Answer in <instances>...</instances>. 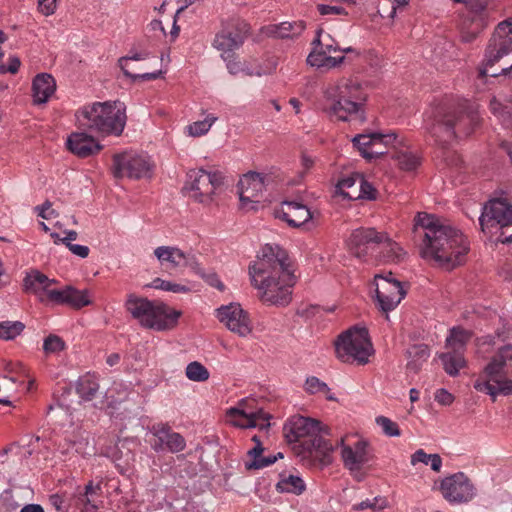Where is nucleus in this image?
Listing matches in <instances>:
<instances>
[{"instance_id": "b1692460", "label": "nucleus", "mask_w": 512, "mask_h": 512, "mask_svg": "<svg viewBox=\"0 0 512 512\" xmlns=\"http://www.w3.org/2000/svg\"><path fill=\"white\" fill-rule=\"evenodd\" d=\"M342 449L341 456L344 466L356 476L361 468L369 462L370 456L367 451V443L365 441H357L353 447L344 445L341 439Z\"/></svg>"}, {"instance_id": "cd10ccee", "label": "nucleus", "mask_w": 512, "mask_h": 512, "mask_svg": "<svg viewBox=\"0 0 512 512\" xmlns=\"http://www.w3.org/2000/svg\"><path fill=\"white\" fill-rule=\"evenodd\" d=\"M68 149L81 158L97 154L102 146L96 139L85 132H74L67 139Z\"/></svg>"}, {"instance_id": "f704fd0d", "label": "nucleus", "mask_w": 512, "mask_h": 512, "mask_svg": "<svg viewBox=\"0 0 512 512\" xmlns=\"http://www.w3.org/2000/svg\"><path fill=\"white\" fill-rule=\"evenodd\" d=\"M276 489L280 493H291L294 495H301L306 485L303 479L297 475H281V479L276 484Z\"/></svg>"}, {"instance_id": "6e6d98bb", "label": "nucleus", "mask_w": 512, "mask_h": 512, "mask_svg": "<svg viewBox=\"0 0 512 512\" xmlns=\"http://www.w3.org/2000/svg\"><path fill=\"white\" fill-rule=\"evenodd\" d=\"M65 347L64 341L57 335H49L45 338L43 343V350L45 353H58Z\"/></svg>"}, {"instance_id": "7c9ffc66", "label": "nucleus", "mask_w": 512, "mask_h": 512, "mask_svg": "<svg viewBox=\"0 0 512 512\" xmlns=\"http://www.w3.org/2000/svg\"><path fill=\"white\" fill-rule=\"evenodd\" d=\"M52 283L53 280L49 279L45 274L38 270H32L23 279V288L25 292L38 295L39 299L44 301L43 293L46 294L48 299V291L51 290L50 286Z\"/></svg>"}, {"instance_id": "f257e3e1", "label": "nucleus", "mask_w": 512, "mask_h": 512, "mask_svg": "<svg viewBox=\"0 0 512 512\" xmlns=\"http://www.w3.org/2000/svg\"><path fill=\"white\" fill-rule=\"evenodd\" d=\"M249 275L263 302L276 306L291 302L296 276L288 253L279 245L266 244L249 266Z\"/></svg>"}, {"instance_id": "4468645a", "label": "nucleus", "mask_w": 512, "mask_h": 512, "mask_svg": "<svg viewBox=\"0 0 512 512\" xmlns=\"http://www.w3.org/2000/svg\"><path fill=\"white\" fill-rule=\"evenodd\" d=\"M152 170L153 164L146 155L122 153L113 157V175L115 178L140 179L151 177Z\"/></svg>"}, {"instance_id": "0eeeda50", "label": "nucleus", "mask_w": 512, "mask_h": 512, "mask_svg": "<svg viewBox=\"0 0 512 512\" xmlns=\"http://www.w3.org/2000/svg\"><path fill=\"white\" fill-rule=\"evenodd\" d=\"M124 307L141 327L158 331L172 328L180 316V312L169 309L163 302L151 301L134 293L127 295Z\"/></svg>"}, {"instance_id": "9d476101", "label": "nucleus", "mask_w": 512, "mask_h": 512, "mask_svg": "<svg viewBox=\"0 0 512 512\" xmlns=\"http://www.w3.org/2000/svg\"><path fill=\"white\" fill-rule=\"evenodd\" d=\"M188 180L185 188L191 197L202 204H209L213 195L223 185V176L220 172H207L206 170H191L187 174Z\"/></svg>"}, {"instance_id": "8fccbe9b", "label": "nucleus", "mask_w": 512, "mask_h": 512, "mask_svg": "<svg viewBox=\"0 0 512 512\" xmlns=\"http://www.w3.org/2000/svg\"><path fill=\"white\" fill-rule=\"evenodd\" d=\"M17 381L18 379L14 376L5 375L2 377V382H0V404L7 406L12 404L9 398Z\"/></svg>"}, {"instance_id": "864d4df0", "label": "nucleus", "mask_w": 512, "mask_h": 512, "mask_svg": "<svg viewBox=\"0 0 512 512\" xmlns=\"http://www.w3.org/2000/svg\"><path fill=\"white\" fill-rule=\"evenodd\" d=\"M151 286L155 289H161L173 293H187L190 291V289L185 285L166 281L161 278L154 279Z\"/></svg>"}, {"instance_id": "39448f33", "label": "nucleus", "mask_w": 512, "mask_h": 512, "mask_svg": "<svg viewBox=\"0 0 512 512\" xmlns=\"http://www.w3.org/2000/svg\"><path fill=\"white\" fill-rule=\"evenodd\" d=\"M76 117L86 130L120 136L126 126V106L121 101L95 102L78 110Z\"/></svg>"}, {"instance_id": "bb28decb", "label": "nucleus", "mask_w": 512, "mask_h": 512, "mask_svg": "<svg viewBox=\"0 0 512 512\" xmlns=\"http://www.w3.org/2000/svg\"><path fill=\"white\" fill-rule=\"evenodd\" d=\"M276 217L284 220L291 227H300L311 219L310 210L299 202L285 201L276 211Z\"/></svg>"}, {"instance_id": "5701e85b", "label": "nucleus", "mask_w": 512, "mask_h": 512, "mask_svg": "<svg viewBox=\"0 0 512 512\" xmlns=\"http://www.w3.org/2000/svg\"><path fill=\"white\" fill-rule=\"evenodd\" d=\"M339 101L327 102L325 111L341 121H349L352 118L361 122L365 120L363 106L365 101H354V99H338Z\"/></svg>"}, {"instance_id": "de8ad7c7", "label": "nucleus", "mask_w": 512, "mask_h": 512, "mask_svg": "<svg viewBox=\"0 0 512 512\" xmlns=\"http://www.w3.org/2000/svg\"><path fill=\"white\" fill-rule=\"evenodd\" d=\"M470 20H471V24L467 25L466 21H464L462 29H461V40H462V42H465V43L472 42L477 37V35L479 34V32L483 29V27L485 25L484 23H482V19L475 20L473 18Z\"/></svg>"}, {"instance_id": "c03bdc74", "label": "nucleus", "mask_w": 512, "mask_h": 512, "mask_svg": "<svg viewBox=\"0 0 512 512\" xmlns=\"http://www.w3.org/2000/svg\"><path fill=\"white\" fill-rule=\"evenodd\" d=\"M186 377L194 382H204L209 379L208 369L198 361L189 363L185 371Z\"/></svg>"}, {"instance_id": "052dcab7", "label": "nucleus", "mask_w": 512, "mask_h": 512, "mask_svg": "<svg viewBox=\"0 0 512 512\" xmlns=\"http://www.w3.org/2000/svg\"><path fill=\"white\" fill-rule=\"evenodd\" d=\"M146 57H147V54L135 53L132 56L121 57L119 59L118 63H119V66H120L122 72L124 73V75L127 77H132L133 74L129 71V68H128L129 61L130 60H143Z\"/></svg>"}, {"instance_id": "a878e982", "label": "nucleus", "mask_w": 512, "mask_h": 512, "mask_svg": "<svg viewBox=\"0 0 512 512\" xmlns=\"http://www.w3.org/2000/svg\"><path fill=\"white\" fill-rule=\"evenodd\" d=\"M48 300L55 304H66L75 309L91 304L87 290L80 291L71 286L64 289L49 290Z\"/></svg>"}, {"instance_id": "a211bd4d", "label": "nucleus", "mask_w": 512, "mask_h": 512, "mask_svg": "<svg viewBox=\"0 0 512 512\" xmlns=\"http://www.w3.org/2000/svg\"><path fill=\"white\" fill-rule=\"evenodd\" d=\"M375 285L379 307L385 313L393 310L406 295L401 283L387 276L376 275Z\"/></svg>"}, {"instance_id": "f3484780", "label": "nucleus", "mask_w": 512, "mask_h": 512, "mask_svg": "<svg viewBox=\"0 0 512 512\" xmlns=\"http://www.w3.org/2000/svg\"><path fill=\"white\" fill-rule=\"evenodd\" d=\"M485 221H494L500 226L498 241L503 244L512 243V206L505 201L496 199L489 202L479 218L483 226Z\"/></svg>"}, {"instance_id": "79ce46f5", "label": "nucleus", "mask_w": 512, "mask_h": 512, "mask_svg": "<svg viewBox=\"0 0 512 512\" xmlns=\"http://www.w3.org/2000/svg\"><path fill=\"white\" fill-rule=\"evenodd\" d=\"M25 329V324L21 321H2L0 322V340H14Z\"/></svg>"}, {"instance_id": "a18cd8bd", "label": "nucleus", "mask_w": 512, "mask_h": 512, "mask_svg": "<svg viewBox=\"0 0 512 512\" xmlns=\"http://www.w3.org/2000/svg\"><path fill=\"white\" fill-rule=\"evenodd\" d=\"M400 169L405 171H413L415 170L419 164L420 159L418 156L413 154L410 151H399L394 155Z\"/></svg>"}, {"instance_id": "3c124183", "label": "nucleus", "mask_w": 512, "mask_h": 512, "mask_svg": "<svg viewBox=\"0 0 512 512\" xmlns=\"http://www.w3.org/2000/svg\"><path fill=\"white\" fill-rule=\"evenodd\" d=\"M490 0H468L466 5L469 9L468 19L480 20L484 23V14Z\"/></svg>"}, {"instance_id": "ddd939ff", "label": "nucleus", "mask_w": 512, "mask_h": 512, "mask_svg": "<svg viewBox=\"0 0 512 512\" xmlns=\"http://www.w3.org/2000/svg\"><path fill=\"white\" fill-rule=\"evenodd\" d=\"M313 49L307 57V63L315 68H335L345 61V56H331V53L340 50L335 41L326 34L323 37V30L319 29L316 38L312 42Z\"/></svg>"}, {"instance_id": "680f3d73", "label": "nucleus", "mask_w": 512, "mask_h": 512, "mask_svg": "<svg viewBox=\"0 0 512 512\" xmlns=\"http://www.w3.org/2000/svg\"><path fill=\"white\" fill-rule=\"evenodd\" d=\"M56 7L57 0H38V9L45 16L54 14Z\"/></svg>"}, {"instance_id": "dca6fc26", "label": "nucleus", "mask_w": 512, "mask_h": 512, "mask_svg": "<svg viewBox=\"0 0 512 512\" xmlns=\"http://www.w3.org/2000/svg\"><path fill=\"white\" fill-rule=\"evenodd\" d=\"M439 489L443 498L450 504H465L476 496L474 484L463 472H457L442 479Z\"/></svg>"}, {"instance_id": "f03ea898", "label": "nucleus", "mask_w": 512, "mask_h": 512, "mask_svg": "<svg viewBox=\"0 0 512 512\" xmlns=\"http://www.w3.org/2000/svg\"><path fill=\"white\" fill-rule=\"evenodd\" d=\"M413 232L421 238L420 255L439 267L451 270L464 261L469 248L461 231L434 215L418 213Z\"/></svg>"}, {"instance_id": "393cba45", "label": "nucleus", "mask_w": 512, "mask_h": 512, "mask_svg": "<svg viewBox=\"0 0 512 512\" xmlns=\"http://www.w3.org/2000/svg\"><path fill=\"white\" fill-rule=\"evenodd\" d=\"M154 255L167 270H179L191 266L194 258L177 247L160 246L154 250Z\"/></svg>"}, {"instance_id": "f8f14e48", "label": "nucleus", "mask_w": 512, "mask_h": 512, "mask_svg": "<svg viewBox=\"0 0 512 512\" xmlns=\"http://www.w3.org/2000/svg\"><path fill=\"white\" fill-rule=\"evenodd\" d=\"M254 400L242 399L236 407L227 410V417L232 425L247 429L267 430L270 427V415L262 408L253 409Z\"/></svg>"}, {"instance_id": "4be33fe9", "label": "nucleus", "mask_w": 512, "mask_h": 512, "mask_svg": "<svg viewBox=\"0 0 512 512\" xmlns=\"http://www.w3.org/2000/svg\"><path fill=\"white\" fill-rule=\"evenodd\" d=\"M266 176L257 172H248L238 182V194L242 204L258 203L266 186Z\"/></svg>"}, {"instance_id": "6e6552de", "label": "nucleus", "mask_w": 512, "mask_h": 512, "mask_svg": "<svg viewBox=\"0 0 512 512\" xmlns=\"http://www.w3.org/2000/svg\"><path fill=\"white\" fill-rule=\"evenodd\" d=\"M480 75L497 77L512 69V23L504 21L497 25L489 40Z\"/></svg>"}, {"instance_id": "5fc2aeb1", "label": "nucleus", "mask_w": 512, "mask_h": 512, "mask_svg": "<svg viewBox=\"0 0 512 512\" xmlns=\"http://www.w3.org/2000/svg\"><path fill=\"white\" fill-rule=\"evenodd\" d=\"M358 176L360 174H353L339 180L336 185V191L344 198H347L346 193L354 192L355 187H359Z\"/></svg>"}, {"instance_id": "2eb2a0df", "label": "nucleus", "mask_w": 512, "mask_h": 512, "mask_svg": "<svg viewBox=\"0 0 512 512\" xmlns=\"http://www.w3.org/2000/svg\"><path fill=\"white\" fill-rule=\"evenodd\" d=\"M249 33V25L244 21H230L222 26L213 40V47L221 51L223 60L239 49Z\"/></svg>"}, {"instance_id": "c9c22d12", "label": "nucleus", "mask_w": 512, "mask_h": 512, "mask_svg": "<svg viewBox=\"0 0 512 512\" xmlns=\"http://www.w3.org/2000/svg\"><path fill=\"white\" fill-rule=\"evenodd\" d=\"M98 390L99 383L95 376L87 374L79 378L76 386V391L83 400H92L93 398H95Z\"/></svg>"}, {"instance_id": "09e8293b", "label": "nucleus", "mask_w": 512, "mask_h": 512, "mask_svg": "<svg viewBox=\"0 0 512 512\" xmlns=\"http://www.w3.org/2000/svg\"><path fill=\"white\" fill-rule=\"evenodd\" d=\"M217 117L214 115H207L204 120L196 121L188 126V132L193 137H199L206 134L212 125L216 122Z\"/></svg>"}, {"instance_id": "e433bc0d", "label": "nucleus", "mask_w": 512, "mask_h": 512, "mask_svg": "<svg viewBox=\"0 0 512 512\" xmlns=\"http://www.w3.org/2000/svg\"><path fill=\"white\" fill-rule=\"evenodd\" d=\"M375 142L371 148V151H369V161L372 159H376L384 155L387 151L386 148L389 145H395L396 143H399L397 140V135L395 133H389V134H382V133H376Z\"/></svg>"}, {"instance_id": "774afa93", "label": "nucleus", "mask_w": 512, "mask_h": 512, "mask_svg": "<svg viewBox=\"0 0 512 512\" xmlns=\"http://www.w3.org/2000/svg\"><path fill=\"white\" fill-rule=\"evenodd\" d=\"M430 454H427L423 449H418L411 456V464L416 465L417 463L429 464Z\"/></svg>"}, {"instance_id": "c85d7f7f", "label": "nucleus", "mask_w": 512, "mask_h": 512, "mask_svg": "<svg viewBox=\"0 0 512 512\" xmlns=\"http://www.w3.org/2000/svg\"><path fill=\"white\" fill-rule=\"evenodd\" d=\"M373 261L383 263H400L404 260L406 252L402 247L384 233L381 245L377 249Z\"/></svg>"}, {"instance_id": "ea45409f", "label": "nucleus", "mask_w": 512, "mask_h": 512, "mask_svg": "<svg viewBox=\"0 0 512 512\" xmlns=\"http://www.w3.org/2000/svg\"><path fill=\"white\" fill-rule=\"evenodd\" d=\"M471 338V332L461 327H454L446 339V346L453 351L461 352Z\"/></svg>"}, {"instance_id": "9b49d317", "label": "nucleus", "mask_w": 512, "mask_h": 512, "mask_svg": "<svg viewBox=\"0 0 512 512\" xmlns=\"http://www.w3.org/2000/svg\"><path fill=\"white\" fill-rule=\"evenodd\" d=\"M382 239L384 233L378 232L375 228L361 227L352 231L347 240V247L354 257L364 262H373Z\"/></svg>"}, {"instance_id": "20e7f679", "label": "nucleus", "mask_w": 512, "mask_h": 512, "mask_svg": "<svg viewBox=\"0 0 512 512\" xmlns=\"http://www.w3.org/2000/svg\"><path fill=\"white\" fill-rule=\"evenodd\" d=\"M427 132L440 144H448L456 137L468 136L478 124L474 112L456 111L447 104H440L425 114Z\"/></svg>"}, {"instance_id": "69168bd1", "label": "nucleus", "mask_w": 512, "mask_h": 512, "mask_svg": "<svg viewBox=\"0 0 512 512\" xmlns=\"http://www.w3.org/2000/svg\"><path fill=\"white\" fill-rule=\"evenodd\" d=\"M318 11H319V13L321 15H329V14L341 15V14H347L346 11L344 10V8H342L340 6H336V5L320 4V5H318Z\"/></svg>"}, {"instance_id": "412c9836", "label": "nucleus", "mask_w": 512, "mask_h": 512, "mask_svg": "<svg viewBox=\"0 0 512 512\" xmlns=\"http://www.w3.org/2000/svg\"><path fill=\"white\" fill-rule=\"evenodd\" d=\"M151 433L156 437V441L152 444V448L156 451L167 449L171 453H178L185 449L186 441L184 437L173 432L167 424H156L151 428Z\"/></svg>"}, {"instance_id": "423d86ee", "label": "nucleus", "mask_w": 512, "mask_h": 512, "mask_svg": "<svg viewBox=\"0 0 512 512\" xmlns=\"http://www.w3.org/2000/svg\"><path fill=\"white\" fill-rule=\"evenodd\" d=\"M474 388L495 401L497 395L512 394V345L499 348L474 382Z\"/></svg>"}, {"instance_id": "7ed1b4c3", "label": "nucleus", "mask_w": 512, "mask_h": 512, "mask_svg": "<svg viewBox=\"0 0 512 512\" xmlns=\"http://www.w3.org/2000/svg\"><path fill=\"white\" fill-rule=\"evenodd\" d=\"M283 430L289 443H299L301 450L297 453L303 459H310L320 467L332 463L334 446L324 437L329 429L321 422L297 415L288 420Z\"/></svg>"}, {"instance_id": "aec40b11", "label": "nucleus", "mask_w": 512, "mask_h": 512, "mask_svg": "<svg viewBox=\"0 0 512 512\" xmlns=\"http://www.w3.org/2000/svg\"><path fill=\"white\" fill-rule=\"evenodd\" d=\"M345 98L354 99V101H366L367 95L361 83L352 78H341L330 84L325 90L326 103Z\"/></svg>"}, {"instance_id": "603ef678", "label": "nucleus", "mask_w": 512, "mask_h": 512, "mask_svg": "<svg viewBox=\"0 0 512 512\" xmlns=\"http://www.w3.org/2000/svg\"><path fill=\"white\" fill-rule=\"evenodd\" d=\"M283 458L281 452L275 455L263 456L260 454L257 458H253L251 462H246L245 466L247 470L261 469L274 464L278 459Z\"/></svg>"}, {"instance_id": "a19ab883", "label": "nucleus", "mask_w": 512, "mask_h": 512, "mask_svg": "<svg viewBox=\"0 0 512 512\" xmlns=\"http://www.w3.org/2000/svg\"><path fill=\"white\" fill-rule=\"evenodd\" d=\"M359 187H355L354 192L346 193L347 199L356 200L359 198L375 200L377 191L372 184L367 182L362 175L358 176Z\"/></svg>"}, {"instance_id": "72a5a7b5", "label": "nucleus", "mask_w": 512, "mask_h": 512, "mask_svg": "<svg viewBox=\"0 0 512 512\" xmlns=\"http://www.w3.org/2000/svg\"><path fill=\"white\" fill-rule=\"evenodd\" d=\"M305 29V24L298 22H282L278 25H272L267 28L270 35L277 38H293L299 36Z\"/></svg>"}, {"instance_id": "2f4dec72", "label": "nucleus", "mask_w": 512, "mask_h": 512, "mask_svg": "<svg viewBox=\"0 0 512 512\" xmlns=\"http://www.w3.org/2000/svg\"><path fill=\"white\" fill-rule=\"evenodd\" d=\"M101 494L100 484L94 485L89 481L84 488L83 492H79L76 496V504L80 507L81 512H96L99 505L96 503V498Z\"/></svg>"}, {"instance_id": "4c0bfd02", "label": "nucleus", "mask_w": 512, "mask_h": 512, "mask_svg": "<svg viewBox=\"0 0 512 512\" xmlns=\"http://www.w3.org/2000/svg\"><path fill=\"white\" fill-rule=\"evenodd\" d=\"M440 359L443 363L444 370L450 376H456L459 370L466 365V361L461 352L452 351L442 353Z\"/></svg>"}, {"instance_id": "473e14b6", "label": "nucleus", "mask_w": 512, "mask_h": 512, "mask_svg": "<svg viewBox=\"0 0 512 512\" xmlns=\"http://www.w3.org/2000/svg\"><path fill=\"white\" fill-rule=\"evenodd\" d=\"M492 113L506 127H512V97L499 95L490 101Z\"/></svg>"}, {"instance_id": "58836bf2", "label": "nucleus", "mask_w": 512, "mask_h": 512, "mask_svg": "<svg viewBox=\"0 0 512 512\" xmlns=\"http://www.w3.org/2000/svg\"><path fill=\"white\" fill-rule=\"evenodd\" d=\"M408 357L411 360L408 362L407 367L414 372H417L423 362H425L429 356L430 351L426 344H416L407 350Z\"/></svg>"}, {"instance_id": "37998d69", "label": "nucleus", "mask_w": 512, "mask_h": 512, "mask_svg": "<svg viewBox=\"0 0 512 512\" xmlns=\"http://www.w3.org/2000/svg\"><path fill=\"white\" fill-rule=\"evenodd\" d=\"M376 133H369V134H359L356 135L353 139V145L359 153L365 158L369 159V151H371V148L375 142Z\"/></svg>"}, {"instance_id": "1a4fd4ad", "label": "nucleus", "mask_w": 512, "mask_h": 512, "mask_svg": "<svg viewBox=\"0 0 512 512\" xmlns=\"http://www.w3.org/2000/svg\"><path fill=\"white\" fill-rule=\"evenodd\" d=\"M335 351L343 362L366 364L373 353L367 328L353 327L342 333L335 342Z\"/></svg>"}, {"instance_id": "13d9d810", "label": "nucleus", "mask_w": 512, "mask_h": 512, "mask_svg": "<svg viewBox=\"0 0 512 512\" xmlns=\"http://www.w3.org/2000/svg\"><path fill=\"white\" fill-rule=\"evenodd\" d=\"M305 391L309 394L328 391V385L315 376H310L305 381Z\"/></svg>"}, {"instance_id": "6ab92c4d", "label": "nucleus", "mask_w": 512, "mask_h": 512, "mask_svg": "<svg viewBox=\"0 0 512 512\" xmlns=\"http://www.w3.org/2000/svg\"><path fill=\"white\" fill-rule=\"evenodd\" d=\"M216 316L231 332L240 337H246L252 332L249 316L239 304L221 306L216 310Z\"/></svg>"}, {"instance_id": "338daca9", "label": "nucleus", "mask_w": 512, "mask_h": 512, "mask_svg": "<svg viewBox=\"0 0 512 512\" xmlns=\"http://www.w3.org/2000/svg\"><path fill=\"white\" fill-rule=\"evenodd\" d=\"M224 61L226 62L228 71L233 75L241 73V71L243 70L242 62L237 61L236 58H234V53L231 54V56Z\"/></svg>"}, {"instance_id": "bf43d9fd", "label": "nucleus", "mask_w": 512, "mask_h": 512, "mask_svg": "<svg viewBox=\"0 0 512 512\" xmlns=\"http://www.w3.org/2000/svg\"><path fill=\"white\" fill-rule=\"evenodd\" d=\"M399 0H385V2L378 3L377 9L381 17L394 18L396 14V3Z\"/></svg>"}, {"instance_id": "49530a36", "label": "nucleus", "mask_w": 512, "mask_h": 512, "mask_svg": "<svg viewBox=\"0 0 512 512\" xmlns=\"http://www.w3.org/2000/svg\"><path fill=\"white\" fill-rule=\"evenodd\" d=\"M389 503L386 497L383 496H377L373 499H366L358 504L353 505V510L355 511H361L365 509H371L374 512L382 511L386 508H388Z\"/></svg>"}, {"instance_id": "4d7b16f0", "label": "nucleus", "mask_w": 512, "mask_h": 512, "mask_svg": "<svg viewBox=\"0 0 512 512\" xmlns=\"http://www.w3.org/2000/svg\"><path fill=\"white\" fill-rule=\"evenodd\" d=\"M376 423L382 428L383 432L390 437H395L400 435V429L397 423L393 422L391 419L385 416H378L376 418Z\"/></svg>"}, {"instance_id": "c756f323", "label": "nucleus", "mask_w": 512, "mask_h": 512, "mask_svg": "<svg viewBox=\"0 0 512 512\" xmlns=\"http://www.w3.org/2000/svg\"><path fill=\"white\" fill-rule=\"evenodd\" d=\"M56 81L52 75L41 73L32 82L33 99L35 104H44L54 94Z\"/></svg>"}, {"instance_id": "e2e57ef3", "label": "nucleus", "mask_w": 512, "mask_h": 512, "mask_svg": "<svg viewBox=\"0 0 512 512\" xmlns=\"http://www.w3.org/2000/svg\"><path fill=\"white\" fill-rule=\"evenodd\" d=\"M21 62L20 59L16 56L10 57L8 60V65H0V74L11 73L15 74L18 72L20 68Z\"/></svg>"}, {"instance_id": "0e129e2a", "label": "nucleus", "mask_w": 512, "mask_h": 512, "mask_svg": "<svg viewBox=\"0 0 512 512\" xmlns=\"http://www.w3.org/2000/svg\"><path fill=\"white\" fill-rule=\"evenodd\" d=\"M435 400L445 406H449L454 401V396L445 389H439L435 393Z\"/></svg>"}]
</instances>
